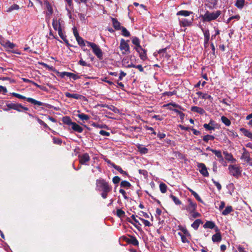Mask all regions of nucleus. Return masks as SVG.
Returning a JSON list of instances; mask_svg holds the SVG:
<instances>
[{"label":"nucleus","mask_w":252,"mask_h":252,"mask_svg":"<svg viewBox=\"0 0 252 252\" xmlns=\"http://www.w3.org/2000/svg\"><path fill=\"white\" fill-rule=\"evenodd\" d=\"M96 189L98 191H111L112 187L105 180L99 178L96 181Z\"/></svg>","instance_id":"f257e3e1"},{"label":"nucleus","mask_w":252,"mask_h":252,"mask_svg":"<svg viewBox=\"0 0 252 252\" xmlns=\"http://www.w3.org/2000/svg\"><path fill=\"white\" fill-rule=\"evenodd\" d=\"M221 14L220 10H217L213 12L207 11L205 14L202 16L203 21L204 22H210L217 19Z\"/></svg>","instance_id":"f03ea898"},{"label":"nucleus","mask_w":252,"mask_h":252,"mask_svg":"<svg viewBox=\"0 0 252 252\" xmlns=\"http://www.w3.org/2000/svg\"><path fill=\"white\" fill-rule=\"evenodd\" d=\"M11 94L17 98L22 99H26L27 101L30 102L34 105H38V106H42L44 105V103L41 101H37L33 98L31 97H26L21 94L16 93H12Z\"/></svg>","instance_id":"7ed1b4c3"},{"label":"nucleus","mask_w":252,"mask_h":252,"mask_svg":"<svg viewBox=\"0 0 252 252\" xmlns=\"http://www.w3.org/2000/svg\"><path fill=\"white\" fill-rule=\"evenodd\" d=\"M228 170L230 175L237 178H238L241 175V168L237 165H230L228 167Z\"/></svg>","instance_id":"20e7f679"},{"label":"nucleus","mask_w":252,"mask_h":252,"mask_svg":"<svg viewBox=\"0 0 252 252\" xmlns=\"http://www.w3.org/2000/svg\"><path fill=\"white\" fill-rule=\"evenodd\" d=\"M243 152L242 154L241 159L244 161L249 163L250 165H252V158L250 157L249 152L245 148H243Z\"/></svg>","instance_id":"39448f33"},{"label":"nucleus","mask_w":252,"mask_h":252,"mask_svg":"<svg viewBox=\"0 0 252 252\" xmlns=\"http://www.w3.org/2000/svg\"><path fill=\"white\" fill-rule=\"evenodd\" d=\"M120 49L122 51L123 54H126V53H129L130 52L129 45L124 39L121 40Z\"/></svg>","instance_id":"423d86ee"},{"label":"nucleus","mask_w":252,"mask_h":252,"mask_svg":"<svg viewBox=\"0 0 252 252\" xmlns=\"http://www.w3.org/2000/svg\"><path fill=\"white\" fill-rule=\"evenodd\" d=\"M188 205L183 207V209L186 210L189 214L192 213L193 211H195L196 208V204L193 203L191 199H188Z\"/></svg>","instance_id":"0eeeda50"},{"label":"nucleus","mask_w":252,"mask_h":252,"mask_svg":"<svg viewBox=\"0 0 252 252\" xmlns=\"http://www.w3.org/2000/svg\"><path fill=\"white\" fill-rule=\"evenodd\" d=\"M197 167L199 172L203 176L205 177H208L209 176V173L204 163H198L197 164Z\"/></svg>","instance_id":"6e6552de"},{"label":"nucleus","mask_w":252,"mask_h":252,"mask_svg":"<svg viewBox=\"0 0 252 252\" xmlns=\"http://www.w3.org/2000/svg\"><path fill=\"white\" fill-rule=\"evenodd\" d=\"M78 158L79 163L81 164H86L90 159V156L87 153L79 155Z\"/></svg>","instance_id":"1a4fd4ad"},{"label":"nucleus","mask_w":252,"mask_h":252,"mask_svg":"<svg viewBox=\"0 0 252 252\" xmlns=\"http://www.w3.org/2000/svg\"><path fill=\"white\" fill-rule=\"evenodd\" d=\"M94 53L99 59H102L103 57V53L99 47L95 44L92 48Z\"/></svg>","instance_id":"9d476101"},{"label":"nucleus","mask_w":252,"mask_h":252,"mask_svg":"<svg viewBox=\"0 0 252 252\" xmlns=\"http://www.w3.org/2000/svg\"><path fill=\"white\" fill-rule=\"evenodd\" d=\"M193 19L188 20L186 18H182L179 20V23L181 26L189 27L192 25Z\"/></svg>","instance_id":"9b49d317"},{"label":"nucleus","mask_w":252,"mask_h":252,"mask_svg":"<svg viewBox=\"0 0 252 252\" xmlns=\"http://www.w3.org/2000/svg\"><path fill=\"white\" fill-rule=\"evenodd\" d=\"M215 231L217 233L212 236V240L214 242H220L221 240V236L218 227L215 228Z\"/></svg>","instance_id":"f8f14e48"},{"label":"nucleus","mask_w":252,"mask_h":252,"mask_svg":"<svg viewBox=\"0 0 252 252\" xmlns=\"http://www.w3.org/2000/svg\"><path fill=\"white\" fill-rule=\"evenodd\" d=\"M136 51L139 53V57L141 60L145 61L147 59L146 51L142 47H139Z\"/></svg>","instance_id":"ddd939ff"},{"label":"nucleus","mask_w":252,"mask_h":252,"mask_svg":"<svg viewBox=\"0 0 252 252\" xmlns=\"http://www.w3.org/2000/svg\"><path fill=\"white\" fill-rule=\"evenodd\" d=\"M61 76L62 77L64 76H66L69 78H72L74 80H76L80 78V77L76 74L74 73L68 72H63L61 73Z\"/></svg>","instance_id":"4468645a"},{"label":"nucleus","mask_w":252,"mask_h":252,"mask_svg":"<svg viewBox=\"0 0 252 252\" xmlns=\"http://www.w3.org/2000/svg\"><path fill=\"white\" fill-rule=\"evenodd\" d=\"M138 218V216H135L134 215H132L131 217L133 220L134 222H133L130 219L128 218L127 219V221L131 223V224H133L136 227L138 228L139 225H141V223L139 222V221L136 219V218Z\"/></svg>","instance_id":"2eb2a0df"},{"label":"nucleus","mask_w":252,"mask_h":252,"mask_svg":"<svg viewBox=\"0 0 252 252\" xmlns=\"http://www.w3.org/2000/svg\"><path fill=\"white\" fill-rule=\"evenodd\" d=\"M196 94L198 95V96L200 98L204 99H209L211 100L213 99V97L210 95H209L207 94H204L201 92H198L196 93Z\"/></svg>","instance_id":"dca6fc26"},{"label":"nucleus","mask_w":252,"mask_h":252,"mask_svg":"<svg viewBox=\"0 0 252 252\" xmlns=\"http://www.w3.org/2000/svg\"><path fill=\"white\" fill-rule=\"evenodd\" d=\"M6 106L7 108H5L3 110L7 111L10 109L18 110L17 106H19L20 105H18V103H6Z\"/></svg>","instance_id":"f3484780"},{"label":"nucleus","mask_w":252,"mask_h":252,"mask_svg":"<svg viewBox=\"0 0 252 252\" xmlns=\"http://www.w3.org/2000/svg\"><path fill=\"white\" fill-rule=\"evenodd\" d=\"M65 96L68 98H73L76 99H80L82 97V95L78 94H70L68 92H66L64 94Z\"/></svg>","instance_id":"a211bd4d"},{"label":"nucleus","mask_w":252,"mask_h":252,"mask_svg":"<svg viewBox=\"0 0 252 252\" xmlns=\"http://www.w3.org/2000/svg\"><path fill=\"white\" fill-rule=\"evenodd\" d=\"M126 242L129 244H132L135 246H137L139 244L138 241L136 238L132 236H130L129 238L127 239Z\"/></svg>","instance_id":"6ab92c4d"},{"label":"nucleus","mask_w":252,"mask_h":252,"mask_svg":"<svg viewBox=\"0 0 252 252\" xmlns=\"http://www.w3.org/2000/svg\"><path fill=\"white\" fill-rule=\"evenodd\" d=\"M71 128L73 130H74L75 131L78 132L79 133H81L83 130V128L75 122H74L72 124V125H71Z\"/></svg>","instance_id":"aec40b11"},{"label":"nucleus","mask_w":252,"mask_h":252,"mask_svg":"<svg viewBox=\"0 0 252 252\" xmlns=\"http://www.w3.org/2000/svg\"><path fill=\"white\" fill-rule=\"evenodd\" d=\"M52 26L54 29L56 31H58L60 29H62L61 24L57 18H54L53 20Z\"/></svg>","instance_id":"412c9836"},{"label":"nucleus","mask_w":252,"mask_h":252,"mask_svg":"<svg viewBox=\"0 0 252 252\" xmlns=\"http://www.w3.org/2000/svg\"><path fill=\"white\" fill-rule=\"evenodd\" d=\"M112 21L113 22V27L116 30H121L122 27L120 25V23L115 18H112Z\"/></svg>","instance_id":"4be33fe9"},{"label":"nucleus","mask_w":252,"mask_h":252,"mask_svg":"<svg viewBox=\"0 0 252 252\" xmlns=\"http://www.w3.org/2000/svg\"><path fill=\"white\" fill-rule=\"evenodd\" d=\"M203 32V34L204 36V44H207L210 38V33L208 30H202Z\"/></svg>","instance_id":"5701e85b"},{"label":"nucleus","mask_w":252,"mask_h":252,"mask_svg":"<svg viewBox=\"0 0 252 252\" xmlns=\"http://www.w3.org/2000/svg\"><path fill=\"white\" fill-rule=\"evenodd\" d=\"M191 110L193 112H196L200 114H203L205 112L203 109H202L201 107H197V106L191 107Z\"/></svg>","instance_id":"b1692460"},{"label":"nucleus","mask_w":252,"mask_h":252,"mask_svg":"<svg viewBox=\"0 0 252 252\" xmlns=\"http://www.w3.org/2000/svg\"><path fill=\"white\" fill-rule=\"evenodd\" d=\"M203 227L205 228L213 229L216 228L215 224L214 222L211 221H207L204 224Z\"/></svg>","instance_id":"393cba45"},{"label":"nucleus","mask_w":252,"mask_h":252,"mask_svg":"<svg viewBox=\"0 0 252 252\" xmlns=\"http://www.w3.org/2000/svg\"><path fill=\"white\" fill-rule=\"evenodd\" d=\"M214 123V121H210L209 124H204L203 125V127L206 129L208 130H214L215 127L213 126Z\"/></svg>","instance_id":"a878e982"},{"label":"nucleus","mask_w":252,"mask_h":252,"mask_svg":"<svg viewBox=\"0 0 252 252\" xmlns=\"http://www.w3.org/2000/svg\"><path fill=\"white\" fill-rule=\"evenodd\" d=\"M111 165L113 167H114L115 169L117 170L122 174L126 176L127 175V173L126 171H124L120 166L116 165L113 163L111 164Z\"/></svg>","instance_id":"bb28decb"},{"label":"nucleus","mask_w":252,"mask_h":252,"mask_svg":"<svg viewBox=\"0 0 252 252\" xmlns=\"http://www.w3.org/2000/svg\"><path fill=\"white\" fill-rule=\"evenodd\" d=\"M63 122L67 125L70 126L72 125L74 122H72L70 117L65 116L63 118Z\"/></svg>","instance_id":"cd10ccee"},{"label":"nucleus","mask_w":252,"mask_h":252,"mask_svg":"<svg viewBox=\"0 0 252 252\" xmlns=\"http://www.w3.org/2000/svg\"><path fill=\"white\" fill-rule=\"evenodd\" d=\"M241 131L244 135L252 140V133L245 128H241Z\"/></svg>","instance_id":"c85d7f7f"},{"label":"nucleus","mask_w":252,"mask_h":252,"mask_svg":"<svg viewBox=\"0 0 252 252\" xmlns=\"http://www.w3.org/2000/svg\"><path fill=\"white\" fill-rule=\"evenodd\" d=\"M132 42L136 46L135 47V50L139 47H141L140 45V40L136 37H133L132 38Z\"/></svg>","instance_id":"c756f323"},{"label":"nucleus","mask_w":252,"mask_h":252,"mask_svg":"<svg viewBox=\"0 0 252 252\" xmlns=\"http://www.w3.org/2000/svg\"><path fill=\"white\" fill-rule=\"evenodd\" d=\"M192 13V12L191 11H189L187 10H181L177 12V15L187 17L189 16Z\"/></svg>","instance_id":"7c9ffc66"},{"label":"nucleus","mask_w":252,"mask_h":252,"mask_svg":"<svg viewBox=\"0 0 252 252\" xmlns=\"http://www.w3.org/2000/svg\"><path fill=\"white\" fill-rule=\"evenodd\" d=\"M188 189L190 191V192H191V194L194 196V197L196 198V199L197 201H198L200 202H203L201 198H200V197L198 195V194L196 192H195L192 189H189V188H188Z\"/></svg>","instance_id":"2f4dec72"},{"label":"nucleus","mask_w":252,"mask_h":252,"mask_svg":"<svg viewBox=\"0 0 252 252\" xmlns=\"http://www.w3.org/2000/svg\"><path fill=\"white\" fill-rule=\"evenodd\" d=\"M202 223L200 219L196 220L191 224V226L195 230H197L200 224Z\"/></svg>","instance_id":"473e14b6"},{"label":"nucleus","mask_w":252,"mask_h":252,"mask_svg":"<svg viewBox=\"0 0 252 252\" xmlns=\"http://www.w3.org/2000/svg\"><path fill=\"white\" fill-rule=\"evenodd\" d=\"M82 121H87L90 119V117L84 113H79L76 115Z\"/></svg>","instance_id":"72a5a7b5"},{"label":"nucleus","mask_w":252,"mask_h":252,"mask_svg":"<svg viewBox=\"0 0 252 252\" xmlns=\"http://www.w3.org/2000/svg\"><path fill=\"white\" fill-rule=\"evenodd\" d=\"M233 211L232 207L231 206H228L222 211V214L224 216H226L230 213Z\"/></svg>","instance_id":"f704fd0d"},{"label":"nucleus","mask_w":252,"mask_h":252,"mask_svg":"<svg viewBox=\"0 0 252 252\" xmlns=\"http://www.w3.org/2000/svg\"><path fill=\"white\" fill-rule=\"evenodd\" d=\"M200 216V214L195 211H193L192 213H190L189 214V218L190 220H193L196 218L199 217Z\"/></svg>","instance_id":"c9c22d12"},{"label":"nucleus","mask_w":252,"mask_h":252,"mask_svg":"<svg viewBox=\"0 0 252 252\" xmlns=\"http://www.w3.org/2000/svg\"><path fill=\"white\" fill-rule=\"evenodd\" d=\"M4 46L5 48L11 49H13L15 47V45L9 41H6Z\"/></svg>","instance_id":"e433bc0d"},{"label":"nucleus","mask_w":252,"mask_h":252,"mask_svg":"<svg viewBox=\"0 0 252 252\" xmlns=\"http://www.w3.org/2000/svg\"><path fill=\"white\" fill-rule=\"evenodd\" d=\"M245 0H237L235 5L240 9H241L243 7L244 5Z\"/></svg>","instance_id":"4c0bfd02"},{"label":"nucleus","mask_w":252,"mask_h":252,"mask_svg":"<svg viewBox=\"0 0 252 252\" xmlns=\"http://www.w3.org/2000/svg\"><path fill=\"white\" fill-rule=\"evenodd\" d=\"M58 34L59 35H60V36L61 37V38L66 43H68V40H67V39L66 38V36L63 34V32H62V29H60L59 30H58Z\"/></svg>","instance_id":"58836bf2"},{"label":"nucleus","mask_w":252,"mask_h":252,"mask_svg":"<svg viewBox=\"0 0 252 252\" xmlns=\"http://www.w3.org/2000/svg\"><path fill=\"white\" fill-rule=\"evenodd\" d=\"M167 187L165 184L163 183L160 184L159 189H160V191L162 193H165L167 191Z\"/></svg>","instance_id":"ea45409f"},{"label":"nucleus","mask_w":252,"mask_h":252,"mask_svg":"<svg viewBox=\"0 0 252 252\" xmlns=\"http://www.w3.org/2000/svg\"><path fill=\"white\" fill-rule=\"evenodd\" d=\"M19 6L16 4H14L10 6L8 9L7 10V12H10L14 10H18L19 9Z\"/></svg>","instance_id":"a19ab883"},{"label":"nucleus","mask_w":252,"mask_h":252,"mask_svg":"<svg viewBox=\"0 0 252 252\" xmlns=\"http://www.w3.org/2000/svg\"><path fill=\"white\" fill-rule=\"evenodd\" d=\"M137 148L138 151L140 152L141 154H145L148 152V149L141 145H138Z\"/></svg>","instance_id":"79ce46f5"},{"label":"nucleus","mask_w":252,"mask_h":252,"mask_svg":"<svg viewBox=\"0 0 252 252\" xmlns=\"http://www.w3.org/2000/svg\"><path fill=\"white\" fill-rule=\"evenodd\" d=\"M121 30L122 31V34L123 36L126 37L130 36L129 32L125 27H122Z\"/></svg>","instance_id":"37998d69"},{"label":"nucleus","mask_w":252,"mask_h":252,"mask_svg":"<svg viewBox=\"0 0 252 252\" xmlns=\"http://www.w3.org/2000/svg\"><path fill=\"white\" fill-rule=\"evenodd\" d=\"M215 138V137L213 135H206L203 137V140L206 142H208L209 140H213Z\"/></svg>","instance_id":"c03bdc74"},{"label":"nucleus","mask_w":252,"mask_h":252,"mask_svg":"<svg viewBox=\"0 0 252 252\" xmlns=\"http://www.w3.org/2000/svg\"><path fill=\"white\" fill-rule=\"evenodd\" d=\"M170 197L172 198L175 204L180 205L181 204V201L177 197L171 194L170 195Z\"/></svg>","instance_id":"a18cd8bd"},{"label":"nucleus","mask_w":252,"mask_h":252,"mask_svg":"<svg viewBox=\"0 0 252 252\" xmlns=\"http://www.w3.org/2000/svg\"><path fill=\"white\" fill-rule=\"evenodd\" d=\"M221 120L226 126H229L231 124L230 120L225 116H222Z\"/></svg>","instance_id":"49530a36"},{"label":"nucleus","mask_w":252,"mask_h":252,"mask_svg":"<svg viewBox=\"0 0 252 252\" xmlns=\"http://www.w3.org/2000/svg\"><path fill=\"white\" fill-rule=\"evenodd\" d=\"M76 40L80 46H85V42L81 37H80V36L78 37V38H76Z\"/></svg>","instance_id":"de8ad7c7"},{"label":"nucleus","mask_w":252,"mask_h":252,"mask_svg":"<svg viewBox=\"0 0 252 252\" xmlns=\"http://www.w3.org/2000/svg\"><path fill=\"white\" fill-rule=\"evenodd\" d=\"M80 61L78 62V64H80V65H81L82 66H88V67H90L91 66L90 64L87 63L85 61H84L83 60L82 57H80Z\"/></svg>","instance_id":"09e8293b"},{"label":"nucleus","mask_w":252,"mask_h":252,"mask_svg":"<svg viewBox=\"0 0 252 252\" xmlns=\"http://www.w3.org/2000/svg\"><path fill=\"white\" fill-rule=\"evenodd\" d=\"M131 186L130 183L126 181H123L121 183V187L123 188H129Z\"/></svg>","instance_id":"8fccbe9b"},{"label":"nucleus","mask_w":252,"mask_h":252,"mask_svg":"<svg viewBox=\"0 0 252 252\" xmlns=\"http://www.w3.org/2000/svg\"><path fill=\"white\" fill-rule=\"evenodd\" d=\"M210 151L216 155V156L218 157V158H221L222 155L220 151H218L216 150H210Z\"/></svg>","instance_id":"3c124183"},{"label":"nucleus","mask_w":252,"mask_h":252,"mask_svg":"<svg viewBox=\"0 0 252 252\" xmlns=\"http://www.w3.org/2000/svg\"><path fill=\"white\" fill-rule=\"evenodd\" d=\"M91 126H93L94 127H96V128H106V126L105 125H100V124H98L97 123H93L92 124H91Z\"/></svg>","instance_id":"603ef678"},{"label":"nucleus","mask_w":252,"mask_h":252,"mask_svg":"<svg viewBox=\"0 0 252 252\" xmlns=\"http://www.w3.org/2000/svg\"><path fill=\"white\" fill-rule=\"evenodd\" d=\"M138 218L142 221L145 226H150L151 225V223L148 220L142 219L141 217Z\"/></svg>","instance_id":"864d4df0"},{"label":"nucleus","mask_w":252,"mask_h":252,"mask_svg":"<svg viewBox=\"0 0 252 252\" xmlns=\"http://www.w3.org/2000/svg\"><path fill=\"white\" fill-rule=\"evenodd\" d=\"M125 213L121 209H118L117 210V215L119 217H123L124 216Z\"/></svg>","instance_id":"5fc2aeb1"},{"label":"nucleus","mask_w":252,"mask_h":252,"mask_svg":"<svg viewBox=\"0 0 252 252\" xmlns=\"http://www.w3.org/2000/svg\"><path fill=\"white\" fill-rule=\"evenodd\" d=\"M138 216H140L139 217H144L145 218H149V215L147 213H145V212H144L143 211L139 212V213H138Z\"/></svg>","instance_id":"6e6d98bb"},{"label":"nucleus","mask_w":252,"mask_h":252,"mask_svg":"<svg viewBox=\"0 0 252 252\" xmlns=\"http://www.w3.org/2000/svg\"><path fill=\"white\" fill-rule=\"evenodd\" d=\"M181 230L182 231L183 234L184 235L190 236V234H189V232L188 231V230L186 228L182 227L181 229Z\"/></svg>","instance_id":"4d7b16f0"},{"label":"nucleus","mask_w":252,"mask_h":252,"mask_svg":"<svg viewBox=\"0 0 252 252\" xmlns=\"http://www.w3.org/2000/svg\"><path fill=\"white\" fill-rule=\"evenodd\" d=\"M167 105L168 106H173V107H174L175 108H179L180 109H182L183 110H184V109H183L181 106H180L178 104H176V103H169Z\"/></svg>","instance_id":"13d9d810"},{"label":"nucleus","mask_w":252,"mask_h":252,"mask_svg":"<svg viewBox=\"0 0 252 252\" xmlns=\"http://www.w3.org/2000/svg\"><path fill=\"white\" fill-rule=\"evenodd\" d=\"M187 237H189V236H186V235H184L182 236V237L181 238V240L183 243H185L189 242V240L187 239Z\"/></svg>","instance_id":"bf43d9fd"},{"label":"nucleus","mask_w":252,"mask_h":252,"mask_svg":"<svg viewBox=\"0 0 252 252\" xmlns=\"http://www.w3.org/2000/svg\"><path fill=\"white\" fill-rule=\"evenodd\" d=\"M120 178L118 176H115L112 179L114 184H118L120 182Z\"/></svg>","instance_id":"052dcab7"},{"label":"nucleus","mask_w":252,"mask_h":252,"mask_svg":"<svg viewBox=\"0 0 252 252\" xmlns=\"http://www.w3.org/2000/svg\"><path fill=\"white\" fill-rule=\"evenodd\" d=\"M99 134H101V135L106 136H108L110 135L109 132H108L106 131L103 130H101L99 131Z\"/></svg>","instance_id":"680f3d73"},{"label":"nucleus","mask_w":252,"mask_h":252,"mask_svg":"<svg viewBox=\"0 0 252 252\" xmlns=\"http://www.w3.org/2000/svg\"><path fill=\"white\" fill-rule=\"evenodd\" d=\"M102 191V192L101 193V195L103 198L105 199L107 197L108 193L110 191L104 190V191Z\"/></svg>","instance_id":"e2e57ef3"},{"label":"nucleus","mask_w":252,"mask_h":252,"mask_svg":"<svg viewBox=\"0 0 252 252\" xmlns=\"http://www.w3.org/2000/svg\"><path fill=\"white\" fill-rule=\"evenodd\" d=\"M126 73L124 72L123 71H120V76L119 77V80H122L123 79V77L126 76Z\"/></svg>","instance_id":"0e129e2a"},{"label":"nucleus","mask_w":252,"mask_h":252,"mask_svg":"<svg viewBox=\"0 0 252 252\" xmlns=\"http://www.w3.org/2000/svg\"><path fill=\"white\" fill-rule=\"evenodd\" d=\"M224 154L226 155V158L227 160H231L233 159V157L231 154L225 152H224Z\"/></svg>","instance_id":"69168bd1"},{"label":"nucleus","mask_w":252,"mask_h":252,"mask_svg":"<svg viewBox=\"0 0 252 252\" xmlns=\"http://www.w3.org/2000/svg\"><path fill=\"white\" fill-rule=\"evenodd\" d=\"M213 183L215 184V185L216 186V187L217 188L218 190H220L221 189V186L219 182H216L215 181H213Z\"/></svg>","instance_id":"338daca9"},{"label":"nucleus","mask_w":252,"mask_h":252,"mask_svg":"<svg viewBox=\"0 0 252 252\" xmlns=\"http://www.w3.org/2000/svg\"><path fill=\"white\" fill-rule=\"evenodd\" d=\"M53 142L55 144H61L62 143V141L61 139L57 138H53Z\"/></svg>","instance_id":"774afa93"}]
</instances>
